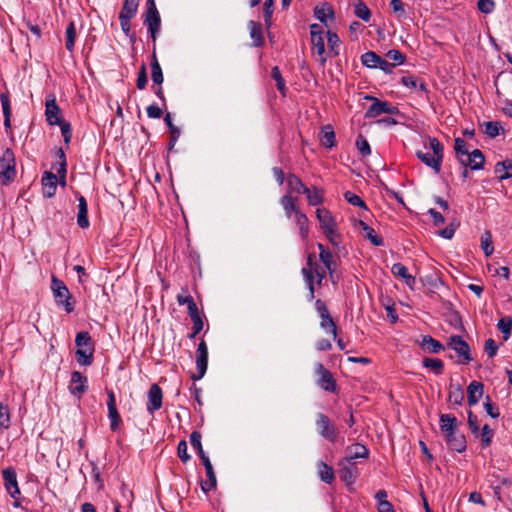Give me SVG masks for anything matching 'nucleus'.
I'll return each instance as SVG.
<instances>
[{
	"mask_svg": "<svg viewBox=\"0 0 512 512\" xmlns=\"http://www.w3.org/2000/svg\"><path fill=\"white\" fill-rule=\"evenodd\" d=\"M315 260L314 254H309L307 256L306 266L302 268L301 273L306 282V285L309 289V300H313L315 297L314 284L321 285L324 277H325V269L320 266Z\"/></svg>",
	"mask_w": 512,
	"mask_h": 512,
	"instance_id": "obj_1",
	"label": "nucleus"
},
{
	"mask_svg": "<svg viewBox=\"0 0 512 512\" xmlns=\"http://www.w3.org/2000/svg\"><path fill=\"white\" fill-rule=\"evenodd\" d=\"M429 145L432 153L417 151L416 155L426 166L439 173L443 161V145L437 138H429Z\"/></svg>",
	"mask_w": 512,
	"mask_h": 512,
	"instance_id": "obj_2",
	"label": "nucleus"
},
{
	"mask_svg": "<svg viewBox=\"0 0 512 512\" xmlns=\"http://www.w3.org/2000/svg\"><path fill=\"white\" fill-rule=\"evenodd\" d=\"M316 217L320 223V227L323 230V233L325 234L329 242L332 245L338 247L339 234L337 232V224L335 218L333 217L331 212L326 208H317Z\"/></svg>",
	"mask_w": 512,
	"mask_h": 512,
	"instance_id": "obj_3",
	"label": "nucleus"
},
{
	"mask_svg": "<svg viewBox=\"0 0 512 512\" xmlns=\"http://www.w3.org/2000/svg\"><path fill=\"white\" fill-rule=\"evenodd\" d=\"M51 290L58 306H63L67 313L74 311L75 302L72 300L70 291L65 283L54 275L51 278Z\"/></svg>",
	"mask_w": 512,
	"mask_h": 512,
	"instance_id": "obj_4",
	"label": "nucleus"
},
{
	"mask_svg": "<svg viewBox=\"0 0 512 512\" xmlns=\"http://www.w3.org/2000/svg\"><path fill=\"white\" fill-rule=\"evenodd\" d=\"M15 155L10 148H7L0 155V179L2 184H7L15 178Z\"/></svg>",
	"mask_w": 512,
	"mask_h": 512,
	"instance_id": "obj_5",
	"label": "nucleus"
},
{
	"mask_svg": "<svg viewBox=\"0 0 512 512\" xmlns=\"http://www.w3.org/2000/svg\"><path fill=\"white\" fill-rule=\"evenodd\" d=\"M373 103L365 112V118H376L382 114L396 115L399 114V109L387 101H381L373 96L367 95L365 97Z\"/></svg>",
	"mask_w": 512,
	"mask_h": 512,
	"instance_id": "obj_6",
	"label": "nucleus"
},
{
	"mask_svg": "<svg viewBox=\"0 0 512 512\" xmlns=\"http://www.w3.org/2000/svg\"><path fill=\"white\" fill-rule=\"evenodd\" d=\"M146 4L147 10L145 14L144 24L147 25L151 38L153 42H155L157 34L160 31L161 18L154 0H147Z\"/></svg>",
	"mask_w": 512,
	"mask_h": 512,
	"instance_id": "obj_7",
	"label": "nucleus"
},
{
	"mask_svg": "<svg viewBox=\"0 0 512 512\" xmlns=\"http://www.w3.org/2000/svg\"><path fill=\"white\" fill-rule=\"evenodd\" d=\"M496 89L499 97H504L502 100L503 112L512 118V76H509L507 79L501 80V82L496 81Z\"/></svg>",
	"mask_w": 512,
	"mask_h": 512,
	"instance_id": "obj_8",
	"label": "nucleus"
},
{
	"mask_svg": "<svg viewBox=\"0 0 512 512\" xmlns=\"http://www.w3.org/2000/svg\"><path fill=\"white\" fill-rule=\"evenodd\" d=\"M316 426L319 434L329 442L335 443L337 441V428L330 418L323 414L318 413L316 416Z\"/></svg>",
	"mask_w": 512,
	"mask_h": 512,
	"instance_id": "obj_9",
	"label": "nucleus"
},
{
	"mask_svg": "<svg viewBox=\"0 0 512 512\" xmlns=\"http://www.w3.org/2000/svg\"><path fill=\"white\" fill-rule=\"evenodd\" d=\"M315 374L318 376L317 385L327 392H336L337 384L332 373L322 363L315 364Z\"/></svg>",
	"mask_w": 512,
	"mask_h": 512,
	"instance_id": "obj_10",
	"label": "nucleus"
},
{
	"mask_svg": "<svg viewBox=\"0 0 512 512\" xmlns=\"http://www.w3.org/2000/svg\"><path fill=\"white\" fill-rule=\"evenodd\" d=\"M448 346L453 349L460 358V363L467 364L472 358L470 355V347L466 341L459 335L451 336Z\"/></svg>",
	"mask_w": 512,
	"mask_h": 512,
	"instance_id": "obj_11",
	"label": "nucleus"
},
{
	"mask_svg": "<svg viewBox=\"0 0 512 512\" xmlns=\"http://www.w3.org/2000/svg\"><path fill=\"white\" fill-rule=\"evenodd\" d=\"M196 355L197 374H193L192 379L200 380L205 375L208 365V348L204 340L199 343Z\"/></svg>",
	"mask_w": 512,
	"mask_h": 512,
	"instance_id": "obj_12",
	"label": "nucleus"
},
{
	"mask_svg": "<svg viewBox=\"0 0 512 512\" xmlns=\"http://www.w3.org/2000/svg\"><path fill=\"white\" fill-rule=\"evenodd\" d=\"M69 391L73 396H76L78 399L88 390V379L79 371H74L71 374V379L69 383Z\"/></svg>",
	"mask_w": 512,
	"mask_h": 512,
	"instance_id": "obj_13",
	"label": "nucleus"
},
{
	"mask_svg": "<svg viewBox=\"0 0 512 512\" xmlns=\"http://www.w3.org/2000/svg\"><path fill=\"white\" fill-rule=\"evenodd\" d=\"M147 411L153 415L162 407L163 393L158 384H153L148 391Z\"/></svg>",
	"mask_w": 512,
	"mask_h": 512,
	"instance_id": "obj_14",
	"label": "nucleus"
},
{
	"mask_svg": "<svg viewBox=\"0 0 512 512\" xmlns=\"http://www.w3.org/2000/svg\"><path fill=\"white\" fill-rule=\"evenodd\" d=\"M485 158L479 149H474L469 152L464 158H460V163L465 167H470L472 170H480L483 168Z\"/></svg>",
	"mask_w": 512,
	"mask_h": 512,
	"instance_id": "obj_15",
	"label": "nucleus"
},
{
	"mask_svg": "<svg viewBox=\"0 0 512 512\" xmlns=\"http://www.w3.org/2000/svg\"><path fill=\"white\" fill-rule=\"evenodd\" d=\"M368 455L369 450L366 448V446L360 443L353 444L346 449V456L342 459V463L351 464L358 458H367Z\"/></svg>",
	"mask_w": 512,
	"mask_h": 512,
	"instance_id": "obj_16",
	"label": "nucleus"
},
{
	"mask_svg": "<svg viewBox=\"0 0 512 512\" xmlns=\"http://www.w3.org/2000/svg\"><path fill=\"white\" fill-rule=\"evenodd\" d=\"M319 258L323 263L325 269L328 271L332 282H334V273L336 270V263L333 259L332 253L321 243H318Z\"/></svg>",
	"mask_w": 512,
	"mask_h": 512,
	"instance_id": "obj_17",
	"label": "nucleus"
},
{
	"mask_svg": "<svg viewBox=\"0 0 512 512\" xmlns=\"http://www.w3.org/2000/svg\"><path fill=\"white\" fill-rule=\"evenodd\" d=\"M45 115L46 120L50 125L61 124V110L59 106L56 104V100L54 97L46 100Z\"/></svg>",
	"mask_w": 512,
	"mask_h": 512,
	"instance_id": "obj_18",
	"label": "nucleus"
},
{
	"mask_svg": "<svg viewBox=\"0 0 512 512\" xmlns=\"http://www.w3.org/2000/svg\"><path fill=\"white\" fill-rule=\"evenodd\" d=\"M312 52L316 56V60L321 67H324L327 61V53L325 49L324 36L311 37Z\"/></svg>",
	"mask_w": 512,
	"mask_h": 512,
	"instance_id": "obj_19",
	"label": "nucleus"
},
{
	"mask_svg": "<svg viewBox=\"0 0 512 512\" xmlns=\"http://www.w3.org/2000/svg\"><path fill=\"white\" fill-rule=\"evenodd\" d=\"M449 447L457 452H463L466 449V440L463 434L458 430L444 435Z\"/></svg>",
	"mask_w": 512,
	"mask_h": 512,
	"instance_id": "obj_20",
	"label": "nucleus"
},
{
	"mask_svg": "<svg viewBox=\"0 0 512 512\" xmlns=\"http://www.w3.org/2000/svg\"><path fill=\"white\" fill-rule=\"evenodd\" d=\"M57 189V177L51 172H45L42 177L43 195L51 198L55 195Z\"/></svg>",
	"mask_w": 512,
	"mask_h": 512,
	"instance_id": "obj_21",
	"label": "nucleus"
},
{
	"mask_svg": "<svg viewBox=\"0 0 512 512\" xmlns=\"http://www.w3.org/2000/svg\"><path fill=\"white\" fill-rule=\"evenodd\" d=\"M355 227H359L363 231V237L368 239L375 246H382L383 239L376 234L375 230L362 220L355 223Z\"/></svg>",
	"mask_w": 512,
	"mask_h": 512,
	"instance_id": "obj_22",
	"label": "nucleus"
},
{
	"mask_svg": "<svg viewBox=\"0 0 512 512\" xmlns=\"http://www.w3.org/2000/svg\"><path fill=\"white\" fill-rule=\"evenodd\" d=\"M391 272L394 276L403 279L410 288L416 283L415 277L409 274L407 268L401 263H395L391 267Z\"/></svg>",
	"mask_w": 512,
	"mask_h": 512,
	"instance_id": "obj_23",
	"label": "nucleus"
},
{
	"mask_svg": "<svg viewBox=\"0 0 512 512\" xmlns=\"http://www.w3.org/2000/svg\"><path fill=\"white\" fill-rule=\"evenodd\" d=\"M78 214H77V224L80 228L85 229L89 227L88 220V209H87V201L83 196L78 197Z\"/></svg>",
	"mask_w": 512,
	"mask_h": 512,
	"instance_id": "obj_24",
	"label": "nucleus"
},
{
	"mask_svg": "<svg viewBox=\"0 0 512 512\" xmlns=\"http://www.w3.org/2000/svg\"><path fill=\"white\" fill-rule=\"evenodd\" d=\"M303 194L306 195L309 205L316 206L324 202V191L316 186L306 187Z\"/></svg>",
	"mask_w": 512,
	"mask_h": 512,
	"instance_id": "obj_25",
	"label": "nucleus"
},
{
	"mask_svg": "<svg viewBox=\"0 0 512 512\" xmlns=\"http://www.w3.org/2000/svg\"><path fill=\"white\" fill-rule=\"evenodd\" d=\"M294 220V223L299 228L300 236L303 240H306L309 235V220L306 214H304L302 211H297L296 215L292 217Z\"/></svg>",
	"mask_w": 512,
	"mask_h": 512,
	"instance_id": "obj_26",
	"label": "nucleus"
},
{
	"mask_svg": "<svg viewBox=\"0 0 512 512\" xmlns=\"http://www.w3.org/2000/svg\"><path fill=\"white\" fill-rule=\"evenodd\" d=\"M467 393L469 405L477 404L483 394V384L478 381H472L467 388Z\"/></svg>",
	"mask_w": 512,
	"mask_h": 512,
	"instance_id": "obj_27",
	"label": "nucleus"
},
{
	"mask_svg": "<svg viewBox=\"0 0 512 512\" xmlns=\"http://www.w3.org/2000/svg\"><path fill=\"white\" fill-rule=\"evenodd\" d=\"M280 204L286 217L289 219L294 217L297 211H300L296 206V198L292 197L290 194H285L282 196L280 199Z\"/></svg>",
	"mask_w": 512,
	"mask_h": 512,
	"instance_id": "obj_28",
	"label": "nucleus"
},
{
	"mask_svg": "<svg viewBox=\"0 0 512 512\" xmlns=\"http://www.w3.org/2000/svg\"><path fill=\"white\" fill-rule=\"evenodd\" d=\"M353 465L354 463L343 464L342 459L338 463L340 478L346 484H352L355 480L356 471Z\"/></svg>",
	"mask_w": 512,
	"mask_h": 512,
	"instance_id": "obj_29",
	"label": "nucleus"
},
{
	"mask_svg": "<svg viewBox=\"0 0 512 512\" xmlns=\"http://www.w3.org/2000/svg\"><path fill=\"white\" fill-rule=\"evenodd\" d=\"M440 429L445 435L447 433L457 431V419L451 414H442L440 416Z\"/></svg>",
	"mask_w": 512,
	"mask_h": 512,
	"instance_id": "obj_30",
	"label": "nucleus"
},
{
	"mask_svg": "<svg viewBox=\"0 0 512 512\" xmlns=\"http://www.w3.org/2000/svg\"><path fill=\"white\" fill-rule=\"evenodd\" d=\"M420 346L429 353H439L444 349V346L436 339L429 335L422 337Z\"/></svg>",
	"mask_w": 512,
	"mask_h": 512,
	"instance_id": "obj_31",
	"label": "nucleus"
},
{
	"mask_svg": "<svg viewBox=\"0 0 512 512\" xmlns=\"http://www.w3.org/2000/svg\"><path fill=\"white\" fill-rule=\"evenodd\" d=\"M287 187H288V193H304V189H306V186L303 184L301 179L296 176L295 174H288L286 178Z\"/></svg>",
	"mask_w": 512,
	"mask_h": 512,
	"instance_id": "obj_32",
	"label": "nucleus"
},
{
	"mask_svg": "<svg viewBox=\"0 0 512 512\" xmlns=\"http://www.w3.org/2000/svg\"><path fill=\"white\" fill-rule=\"evenodd\" d=\"M2 476L4 480V487L7 492L14 489V487H19L16 472L12 467L5 468L2 471Z\"/></svg>",
	"mask_w": 512,
	"mask_h": 512,
	"instance_id": "obj_33",
	"label": "nucleus"
},
{
	"mask_svg": "<svg viewBox=\"0 0 512 512\" xmlns=\"http://www.w3.org/2000/svg\"><path fill=\"white\" fill-rule=\"evenodd\" d=\"M317 468L320 479L325 483L331 484L335 478L333 468L323 461L317 463Z\"/></svg>",
	"mask_w": 512,
	"mask_h": 512,
	"instance_id": "obj_34",
	"label": "nucleus"
},
{
	"mask_svg": "<svg viewBox=\"0 0 512 512\" xmlns=\"http://www.w3.org/2000/svg\"><path fill=\"white\" fill-rule=\"evenodd\" d=\"M0 101H1L2 111H3V115H4V126H5L6 130H8L11 128V121H10L11 107H10V100H9L8 94L2 93L0 95Z\"/></svg>",
	"mask_w": 512,
	"mask_h": 512,
	"instance_id": "obj_35",
	"label": "nucleus"
},
{
	"mask_svg": "<svg viewBox=\"0 0 512 512\" xmlns=\"http://www.w3.org/2000/svg\"><path fill=\"white\" fill-rule=\"evenodd\" d=\"M151 78L154 84L157 85H161L164 80L163 72L155 53H153L151 61Z\"/></svg>",
	"mask_w": 512,
	"mask_h": 512,
	"instance_id": "obj_36",
	"label": "nucleus"
},
{
	"mask_svg": "<svg viewBox=\"0 0 512 512\" xmlns=\"http://www.w3.org/2000/svg\"><path fill=\"white\" fill-rule=\"evenodd\" d=\"M75 344L77 346V350H88V348H94L91 336L87 331L77 333Z\"/></svg>",
	"mask_w": 512,
	"mask_h": 512,
	"instance_id": "obj_37",
	"label": "nucleus"
},
{
	"mask_svg": "<svg viewBox=\"0 0 512 512\" xmlns=\"http://www.w3.org/2000/svg\"><path fill=\"white\" fill-rule=\"evenodd\" d=\"M139 0H124L119 16L133 18L138 10Z\"/></svg>",
	"mask_w": 512,
	"mask_h": 512,
	"instance_id": "obj_38",
	"label": "nucleus"
},
{
	"mask_svg": "<svg viewBox=\"0 0 512 512\" xmlns=\"http://www.w3.org/2000/svg\"><path fill=\"white\" fill-rule=\"evenodd\" d=\"M495 172L498 174L501 180L512 177V160H505L497 163Z\"/></svg>",
	"mask_w": 512,
	"mask_h": 512,
	"instance_id": "obj_39",
	"label": "nucleus"
},
{
	"mask_svg": "<svg viewBox=\"0 0 512 512\" xmlns=\"http://www.w3.org/2000/svg\"><path fill=\"white\" fill-rule=\"evenodd\" d=\"M250 36L254 41L255 46H261L263 44L262 27L260 23L255 21L249 22Z\"/></svg>",
	"mask_w": 512,
	"mask_h": 512,
	"instance_id": "obj_40",
	"label": "nucleus"
},
{
	"mask_svg": "<svg viewBox=\"0 0 512 512\" xmlns=\"http://www.w3.org/2000/svg\"><path fill=\"white\" fill-rule=\"evenodd\" d=\"M422 364L425 368L431 369L436 375H440L443 372V361L438 358L426 357L423 359Z\"/></svg>",
	"mask_w": 512,
	"mask_h": 512,
	"instance_id": "obj_41",
	"label": "nucleus"
},
{
	"mask_svg": "<svg viewBox=\"0 0 512 512\" xmlns=\"http://www.w3.org/2000/svg\"><path fill=\"white\" fill-rule=\"evenodd\" d=\"M320 140L325 147L332 148L335 145V133L330 126L322 129Z\"/></svg>",
	"mask_w": 512,
	"mask_h": 512,
	"instance_id": "obj_42",
	"label": "nucleus"
},
{
	"mask_svg": "<svg viewBox=\"0 0 512 512\" xmlns=\"http://www.w3.org/2000/svg\"><path fill=\"white\" fill-rule=\"evenodd\" d=\"M94 348L88 350H76L77 362L82 366H89L92 363Z\"/></svg>",
	"mask_w": 512,
	"mask_h": 512,
	"instance_id": "obj_43",
	"label": "nucleus"
},
{
	"mask_svg": "<svg viewBox=\"0 0 512 512\" xmlns=\"http://www.w3.org/2000/svg\"><path fill=\"white\" fill-rule=\"evenodd\" d=\"M190 443L194 450L201 459L207 457L201 444V434L198 431H193L190 435Z\"/></svg>",
	"mask_w": 512,
	"mask_h": 512,
	"instance_id": "obj_44",
	"label": "nucleus"
},
{
	"mask_svg": "<svg viewBox=\"0 0 512 512\" xmlns=\"http://www.w3.org/2000/svg\"><path fill=\"white\" fill-rule=\"evenodd\" d=\"M354 14L362 19L363 21L365 22H369L370 21V18H371V11L370 9L368 8V6L362 2V1H359L356 5H355V8H354Z\"/></svg>",
	"mask_w": 512,
	"mask_h": 512,
	"instance_id": "obj_45",
	"label": "nucleus"
},
{
	"mask_svg": "<svg viewBox=\"0 0 512 512\" xmlns=\"http://www.w3.org/2000/svg\"><path fill=\"white\" fill-rule=\"evenodd\" d=\"M381 57L375 52L369 51L361 56L362 64L368 68H376L379 65Z\"/></svg>",
	"mask_w": 512,
	"mask_h": 512,
	"instance_id": "obj_46",
	"label": "nucleus"
},
{
	"mask_svg": "<svg viewBox=\"0 0 512 512\" xmlns=\"http://www.w3.org/2000/svg\"><path fill=\"white\" fill-rule=\"evenodd\" d=\"M315 17L326 25L327 17L333 16V11L330 6L324 4L322 6H316L314 9Z\"/></svg>",
	"mask_w": 512,
	"mask_h": 512,
	"instance_id": "obj_47",
	"label": "nucleus"
},
{
	"mask_svg": "<svg viewBox=\"0 0 512 512\" xmlns=\"http://www.w3.org/2000/svg\"><path fill=\"white\" fill-rule=\"evenodd\" d=\"M327 42H328L329 53L334 56L338 55L339 54L338 48H339V43H340V39H339L338 35L334 32L327 31Z\"/></svg>",
	"mask_w": 512,
	"mask_h": 512,
	"instance_id": "obj_48",
	"label": "nucleus"
},
{
	"mask_svg": "<svg viewBox=\"0 0 512 512\" xmlns=\"http://www.w3.org/2000/svg\"><path fill=\"white\" fill-rule=\"evenodd\" d=\"M11 425L9 408L0 402V429L6 430Z\"/></svg>",
	"mask_w": 512,
	"mask_h": 512,
	"instance_id": "obj_49",
	"label": "nucleus"
},
{
	"mask_svg": "<svg viewBox=\"0 0 512 512\" xmlns=\"http://www.w3.org/2000/svg\"><path fill=\"white\" fill-rule=\"evenodd\" d=\"M321 328L325 329L327 333H330L334 339L337 337V326L330 315L321 318Z\"/></svg>",
	"mask_w": 512,
	"mask_h": 512,
	"instance_id": "obj_50",
	"label": "nucleus"
},
{
	"mask_svg": "<svg viewBox=\"0 0 512 512\" xmlns=\"http://www.w3.org/2000/svg\"><path fill=\"white\" fill-rule=\"evenodd\" d=\"M75 38H76V28H75L74 23L71 22L67 26V28H66V43H65V46H66V49L69 52L73 51Z\"/></svg>",
	"mask_w": 512,
	"mask_h": 512,
	"instance_id": "obj_51",
	"label": "nucleus"
},
{
	"mask_svg": "<svg viewBox=\"0 0 512 512\" xmlns=\"http://www.w3.org/2000/svg\"><path fill=\"white\" fill-rule=\"evenodd\" d=\"M481 247H482V250H483L485 256L488 257L493 253L494 248H493V244H492V236L489 231H486L481 236Z\"/></svg>",
	"mask_w": 512,
	"mask_h": 512,
	"instance_id": "obj_52",
	"label": "nucleus"
},
{
	"mask_svg": "<svg viewBox=\"0 0 512 512\" xmlns=\"http://www.w3.org/2000/svg\"><path fill=\"white\" fill-rule=\"evenodd\" d=\"M108 418L110 419V429L117 431L122 421L117 407L108 408Z\"/></svg>",
	"mask_w": 512,
	"mask_h": 512,
	"instance_id": "obj_53",
	"label": "nucleus"
},
{
	"mask_svg": "<svg viewBox=\"0 0 512 512\" xmlns=\"http://www.w3.org/2000/svg\"><path fill=\"white\" fill-rule=\"evenodd\" d=\"M497 327L503 334H505L504 339L507 340L512 332V318L511 317L501 318L498 321Z\"/></svg>",
	"mask_w": 512,
	"mask_h": 512,
	"instance_id": "obj_54",
	"label": "nucleus"
},
{
	"mask_svg": "<svg viewBox=\"0 0 512 512\" xmlns=\"http://www.w3.org/2000/svg\"><path fill=\"white\" fill-rule=\"evenodd\" d=\"M344 198L349 204L353 206H358L360 208L367 209L365 202L358 195L354 194L351 191L345 192Z\"/></svg>",
	"mask_w": 512,
	"mask_h": 512,
	"instance_id": "obj_55",
	"label": "nucleus"
},
{
	"mask_svg": "<svg viewBox=\"0 0 512 512\" xmlns=\"http://www.w3.org/2000/svg\"><path fill=\"white\" fill-rule=\"evenodd\" d=\"M454 150L459 161L460 158H464L469 153V151L466 148V142L459 137L455 139Z\"/></svg>",
	"mask_w": 512,
	"mask_h": 512,
	"instance_id": "obj_56",
	"label": "nucleus"
},
{
	"mask_svg": "<svg viewBox=\"0 0 512 512\" xmlns=\"http://www.w3.org/2000/svg\"><path fill=\"white\" fill-rule=\"evenodd\" d=\"M356 147L362 156H368L371 154V148L368 141L362 136L359 135L356 140Z\"/></svg>",
	"mask_w": 512,
	"mask_h": 512,
	"instance_id": "obj_57",
	"label": "nucleus"
},
{
	"mask_svg": "<svg viewBox=\"0 0 512 512\" xmlns=\"http://www.w3.org/2000/svg\"><path fill=\"white\" fill-rule=\"evenodd\" d=\"M120 26L123 33L131 38V41H135V36L130 33L131 31V19L130 17L119 16Z\"/></svg>",
	"mask_w": 512,
	"mask_h": 512,
	"instance_id": "obj_58",
	"label": "nucleus"
},
{
	"mask_svg": "<svg viewBox=\"0 0 512 512\" xmlns=\"http://www.w3.org/2000/svg\"><path fill=\"white\" fill-rule=\"evenodd\" d=\"M188 446L185 440H181L178 443L177 453L183 463H187L190 460V455L187 452Z\"/></svg>",
	"mask_w": 512,
	"mask_h": 512,
	"instance_id": "obj_59",
	"label": "nucleus"
},
{
	"mask_svg": "<svg viewBox=\"0 0 512 512\" xmlns=\"http://www.w3.org/2000/svg\"><path fill=\"white\" fill-rule=\"evenodd\" d=\"M477 7L482 13L489 14L495 9V2L493 0H479Z\"/></svg>",
	"mask_w": 512,
	"mask_h": 512,
	"instance_id": "obj_60",
	"label": "nucleus"
},
{
	"mask_svg": "<svg viewBox=\"0 0 512 512\" xmlns=\"http://www.w3.org/2000/svg\"><path fill=\"white\" fill-rule=\"evenodd\" d=\"M484 409L492 418H498L500 415L498 407L491 402L489 397H487L486 401L484 402Z\"/></svg>",
	"mask_w": 512,
	"mask_h": 512,
	"instance_id": "obj_61",
	"label": "nucleus"
},
{
	"mask_svg": "<svg viewBox=\"0 0 512 512\" xmlns=\"http://www.w3.org/2000/svg\"><path fill=\"white\" fill-rule=\"evenodd\" d=\"M273 14V0H265L264 2V21L267 27L271 25Z\"/></svg>",
	"mask_w": 512,
	"mask_h": 512,
	"instance_id": "obj_62",
	"label": "nucleus"
},
{
	"mask_svg": "<svg viewBox=\"0 0 512 512\" xmlns=\"http://www.w3.org/2000/svg\"><path fill=\"white\" fill-rule=\"evenodd\" d=\"M498 348L499 346L492 338H489L485 341L484 351L490 358L497 354Z\"/></svg>",
	"mask_w": 512,
	"mask_h": 512,
	"instance_id": "obj_63",
	"label": "nucleus"
},
{
	"mask_svg": "<svg viewBox=\"0 0 512 512\" xmlns=\"http://www.w3.org/2000/svg\"><path fill=\"white\" fill-rule=\"evenodd\" d=\"M493 437V430L489 427V425L485 424L482 427V434H481V440L484 447H487L490 445L491 440Z\"/></svg>",
	"mask_w": 512,
	"mask_h": 512,
	"instance_id": "obj_64",
	"label": "nucleus"
}]
</instances>
